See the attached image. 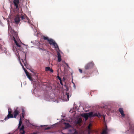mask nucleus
Returning <instances> with one entry per match:
<instances>
[{"instance_id": "ddd939ff", "label": "nucleus", "mask_w": 134, "mask_h": 134, "mask_svg": "<svg viewBox=\"0 0 134 134\" xmlns=\"http://www.w3.org/2000/svg\"><path fill=\"white\" fill-rule=\"evenodd\" d=\"M15 22L16 24H18L20 21V18L18 15H17L14 19Z\"/></svg>"}, {"instance_id": "c85d7f7f", "label": "nucleus", "mask_w": 134, "mask_h": 134, "mask_svg": "<svg viewBox=\"0 0 134 134\" xmlns=\"http://www.w3.org/2000/svg\"><path fill=\"white\" fill-rule=\"evenodd\" d=\"M8 114H11L12 113V110L11 108H9L8 110Z\"/></svg>"}, {"instance_id": "aec40b11", "label": "nucleus", "mask_w": 134, "mask_h": 134, "mask_svg": "<svg viewBox=\"0 0 134 134\" xmlns=\"http://www.w3.org/2000/svg\"><path fill=\"white\" fill-rule=\"evenodd\" d=\"M27 76V77L30 80H31V75H30V74L27 71H25V72Z\"/></svg>"}, {"instance_id": "2f4dec72", "label": "nucleus", "mask_w": 134, "mask_h": 134, "mask_svg": "<svg viewBox=\"0 0 134 134\" xmlns=\"http://www.w3.org/2000/svg\"><path fill=\"white\" fill-rule=\"evenodd\" d=\"M79 72L81 73L82 72V70L80 69H79Z\"/></svg>"}, {"instance_id": "6e6552de", "label": "nucleus", "mask_w": 134, "mask_h": 134, "mask_svg": "<svg viewBox=\"0 0 134 134\" xmlns=\"http://www.w3.org/2000/svg\"><path fill=\"white\" fill-rule=\"evenodd\" d=\"M63 100L67 101L69 99V93H66V94L63 97Z\"/></svg>"}, {"instance_id": "72a5a7b5", "label": "nucleus", "mask_w": 134, "mask_h": 134, "mask_svg": "<svg viewBox=\"0 0 134 134\" xmlns=\"http://www.w3.org/2000/svg\"><path fill=\"white\" fill-rule=\"evenodd\" d=\"M60 83L62 85H63V83H62V80H61L60 81Z\"/></svg>"}, {"instance_id": "4be33fe9", "label": "nucleus", "mask_w": 134, "mask_h": 134, "mask_svg": "<svg viewBox=\"0 0 134 134\" xmlns=\"http://www.w3.org/2000/svg\"><path fill=\"white\" fill-rule=\"evenodd\" d=\"M82 119L81 118H80L78 119L76 121V124H80L82 122Z\"/></svg>"}, {"instance_id": "5701e85b", "label": "nucleus", "mask_w": 134, "mask_h": 134, "mask_svg": "<svg viewBox=\"0 0 134 134\" xmlns=\"http://www.w3.org/2000/svg\"><path fill=\"white\" fill-rule=\"evenodd\" d=\"M22 117L23 118H24L25 115V111L24 109L23 108H22Z\"/></svg>"}, {"instance_id": "20e7f679", "label": "nucleus", "mask_w": 134, "mask_h": 134, "mask_svg": "<svg viewBox=\"0 0 134 134\" xmlns=\"http://www.w3.org/2000/svg\"><path fill=\"white\" fill-rule=\"evenodd\" d=\"M49 92V91H46L44 92V99L47 101H49L50 99Z\"/></svg>"}, {"instance_id": "f03ea898", "label": "nucleus", "mask_w": 134, "mask_h": 134, "mask_svg": "<svg viewBox=\"0 0 134 134\" xmlns=\"http://www.w3.org/2000/svg\"><path fill=\"white\" fill-rule=\"evenodd\" d=\"M94 64L93 62H91L86 64L85 66L86 70H89L93 68Z\"/></svg>"}, {"instance_id": "f3484780", "label": "nucleus", "mask_w": 134, "mask_h": 134, "mask_svg": "<svg viewBox=\"0 0 134 134\" xmlns=\"http://www.w3.org/2000/svg\"><path fill=\"white\" fill-rule=\"evenodd\" d=\"M42 38L45 40L47 41L50 44V39H49L47 37H46L44 36H42Z\"/></svg>"}, {"instance_id": "a211bd4d", "label": "nucleus", "mask_w": 134, "mask_h": 134, "mask_svg": "<svg viewBox=\"0 0 134 134\" xmlns=\"http://www.w3.org/2000/svg\"><path fill=\"white\" fill-rule=\"evenodd\" d=\"M119 110L120 113L122 115V116L123 117H124L125 116V114H124V111L123 108H119Z\"/></svg>"}, {"instance_id": "ea45409f", "label": "nucleus", "mask_w": 134, "mask_h": 134, "mask_svg": "<svg viewBox=\"0 0 134 134\" xmlns=\"http://www.w3.org/2000/svg\"><path fill=\"white\" fill-rule=\"evenodd\" d=\"M129 124H130V123H129Z\"/></svg>"}, {"instance_id": "dca6fc26", "label": "nucleus", "mask_w": 134, "mask_h": 134, "mask_svg": "<svg viewBox=\"0 0 134 134\" xmlns=\"http://www.w3.org/2000/svg\"><path fill=\"white\" fill-rule=\"evenodd\" d=\"M14 118V116L11 114H8L7 117L5 118L4 120H6L8 119L9 118Z\"/></svg>"}, {"instance_id": "7ed1b4c3", "label": "nucleus", "mask_w": 134, "mask_h": 134, "mask_svg": "<svg viewBox=\"0 0 134 134\" xmlns=\"http://www.w3.org/2000/svg\"><path fill=\"white\" fill-rule=\"evenodd\" d=\"M51 45H53L54 46V48L57 51H60L57 44L54 40L52 39H51Z\"/></svg>"}, {"instance_id": "4468645a", "label": "nucleus", "mask_w": 134, "mask_h": 134, "mask_svg": "<svg viewBox=\"0 0 134 134\" xmlns=\"http://www.w3.org/2000/svg\"><path fill=\"white\" fill-rule=\"evenodd\" d=\"M60 51H57V55L58 56V61L59 62H60L62 60L61 57L60 53Z\"/></svg>"}, {"instance_id": "2eb2a0df", "label": "nucleus", "mask_w": 134, "mask_h": 134, "mask_svg": "<svg viewBox=\"0 0 134 134\" xmlns=\"http://www.w3.org/2000/svg\"><path fill=\"white\" fill-rule=\"evenodd\" d=\"M24 126L23 125H22L21 128L20 129V133L19 134H24L25 132L24 130Z\"/></svg>"}, {"instance_id": "0eeeda50", "label": "nucleus", "mask_w": 134, "mask_h": 134, "mask_svg": "<svg viewBox=\"0 0 134 134\" xmlns=\"http://www.w3.org/2000/svg\"><path fill=\"white\" fill-rule=\"evenodd\" d=\"M13 3L16 9L18 8V5L20 3L19 0H13Z\"/></svg>"}, {"instance_id": "f704fd0d", "label": "nucleus", "mask_w": 134, "mask_h": 134, "mask_svg": "<svg viewBox=\"0 0 134 134\" xmlns=\"http://www.w3.org/2000/svg\"><path fill=\"white\" fill-rule=\"evenodd\" d=\"M53 72V70L52 69H51V72Z\"/></svg>"}, {"instance_id": "9d476101", "label": "nucleus", "mask_w": 134, "mask_h": 134, "mask_svg": "<svg viewBox=\"0 0 134 134\" xmlns=\"http://www.w3.org/2000/svg\"><path fill=\"white\" fill-rule=\"evenodd\" d=\"M69 132L71 133V134H78V132L75 129L72 128L71 129H69Z\"/></svg>"}, {"instance_id": "423d86ee", "label": "nucleus", "mask_w": 134, "mask_h": 134, "mask_svg": "<svg viewBox=\"0 0 134 134\" xmlns=\"http://www.w3.org/2000/svg\"><path fill=\"white\" fill-rule=\"evenodd\" d=\"M20 113L19 110L18 109V108H17L16 109L14 110L13 112L14 118H16L17 116Z\"/></svg>"}, {"instance_id": "412c9836", "label": "nucleus", "mask_w": 134, "mask_h": 134, "mask_svg": "<svg viewBox=\"0 0 134 134\" xmlns=\"http://www.w3.org/2000/svg\"><path fill=\"white\" fill-rule=\"evenodd\" d=\"M65 129L69 128L71 126V125L68 123H65Z\"/></svg>"}, {"instance_id": "9b49d317", "label": "nucleus", "mask_w": 134, "mask_h": 134, "mask_svg": "<svg viewBox=\"0 0 134 134\" xmlns=\"http://www.w3.org/2000/svg\"><path fill=\"white\" fill-rule=\"evenodd\" d=\"M92 125L91 124H90L88 125L87 127L88 129V134H93L92 133L93 131L91 129V127Z\"/></svg>"}, {"instance_id": "bb28decb", "label": "nucleus", "mask_w": 134, "mask_h": 134, "mask_svg": "<svg viewBox=\"0 0 134 134\" xmlns=\"http://www.w3.org/2000/svg\"><path fill=\"white\" fill-rule=\"evenodd\" d=\"M13 51H15V50H16V51H18V50L17 48V47H16L15 46H13Z\"/></svg>"}, {"instance_id": "e433bc0d", "label": "nucleus", "mask_w": 134, "mask_h": 134, "mask_svg": "<svg viewBox=\"0 0 134 134\" xmlns=\"http://www.w3.org/2000/svg\"><path fill=\"white\" fill-rule=\"evenodd\" d=\"M32 134H38L37 133H33Z\"/></svg>"}, {"instance_id": "c9c22d12", "label": "nucleus", "mask_w": 134, "mask_h": 134, "mask_svg": "<svg viewBox=\"0 0 134 134\" xmlns=\"http://www.w3.org/2000/svg\"><path fill=\"white\" fill-rule=\"evenodd\" d=\"M65 64L68 67H69V65L67 63H65Z\"/></svg>"}, {"instance_id": "b1692460", "label": "nucleus", "mask_w": 134, "mask_h": 134, "mask_svg": "<svg viewBox=\"0 0 134 134\" xmlns=\"http://www.w3.org/2000/svg\"><path fill=\"white\" fill-rule=\"evenodd\" d=\"M29 18L26 16H25L23 21L25 22H27L29 21Z\"/></svg>"}, {"instance_id": "1a4fd4ad", "label": "nucleus", "mask_w": 134, "mask_h": 134, "mask_svg": "<svg viewBox=\"0 0 134 134\" xmlns=\"http://www.w3.org/2000/svg\"><path fill=\"white\" fill-rule=\"evenodd\" d=\"M109 131V130L107 128L106 125H105L104 128L101 134H108V132Z\"/></svg>"}, {"instance_id": "4c0bfd02", "label": "nucleus", "mask_w": 134, "mask_h": 134, "mask_svg": "<svg viewBox=\"0 0 134 134\" xmlns=\"http://www.w3.org/2000/svg\"><path fill=\"white\" fill-rule=\"evenodd\" d=\"M8 134H10V133H9Z\"/></svg>"}, {"instance_id": "6ab92c4d", "label": "nucleus", "mask_w": 134, "mask_h": 134, "mask_svg": "<svg viewBox=\"0 0 134 134\" xmlns=\"http://www.w3.org/2000/svg\"><path fill=\"white\" fill-rule=\"evenodd\" d=\"M101 115L99 113H95L94 114H93V112H92V114L91 117L96 116H97L98 117H101Z\"/></svg>"}, {"instance_id": "473e14b6", "label": "nucleus", "mask_w": 134, "mask_h": 134, "mask_svg": "<svg viewBox=\"0 0 134 134\" xmlns=\"http://www.w3.org/2000/svg\"><path fill=\"white\" fill-rule=\"evenodd\" d=\"M58 79L60 81L62 80L61 78L59 76H58Z\"/></svg>"}, {"instance_id": "f8f14e48", "label": "nucleus", "mask_w": 134, "mask_h": 134, "mask_svg": "<svg viewBox=\"0 0 134 134\" xmlns=\"http://www.w3.org/2000/svg\"><path fill=\"white\" fill-rule=\"evenodd\" d=\"M41 130L42 132L43 131L49 129L50 128V127H47V126L46 125H41Z\"/></svg>"}, {"instance_id": "c756f323", "label": "nucleus", "mask_w": 134, "mask_h": 134, "mask_svg": "<svg viewBox=\"0 0 134 134\" xmlns=\"http://www.w3.org/2000/svg\"><path fill=\"white\" fill-rule=\"evenodd\" d=\"M20 63L22 66V68L23 69H24V71H25H25H27L26 69H25V68H24V67L23 65L20 62Z\"/></svg>"}, {"instance_id": "39448f33", "label": "nucleus", "mask_w": 134, "mask_h": 134, "mask_svg": "<svg viewBox=\"0 0 134 134\" xmlns=\"http://www.w3.org/2000/svg\"><path fill=\"white\" fill-rule=\"evenodd\" d=\"M92 114V112H90L89 113H85L82 116L85 119L86 121L88 120V118H91Z\"/></svg>"}, {"instance_id": "58836bf2", "label": "nucleus", "mask_w": 134, "mask_h": 134, "mask_svg": "<svg viewBox=\"0 0 134 134\" xmlns=\"http://www.w3.org/2000/svg\"><path fill=\"white\" fill-rule=\"evenodd\" d=\"M67 134H71V133H70H70H68Z\"/></svg>"}, {"instance_id": "f257e3e1", "label": "nucleus", "mask_w": 134, "mask_h": 134, "mask_svg": "<svg viewBox=\"0 0 134 134\" xmlns=\"http://www.w3.org/2000/svg\"><path fill=\"white\" fill-rule=\"evenodd\" d=\"M18 37V36L16 32H15L13 35L12 39L14 40L16 45L17 46L18 49L19 51H21L23 52H25L24 48H25L22 47L17 42L16 40V39H17Z\"/></svg>"}, {"instance_id": "7c9ffc66", "label": "nucleus", "mask_w": 134, "mask_h": 134, "mask_svg": "<svg viewBox=\"0 0 134 134\" xmlns=\"http://www.w3.org/2000/svg\"><path fill=\"white\" fill-rule=\"evenodd\" d=\"M24 17H25V16L22 15L21 17V20L23 21Z\"/></svg>"}, {"instance_id": "a878e982", "label": "nucleus", "mask_w": 134, "mask_h": 134, "mask_svg": "<svg viewBox=\"0 0 134 134\" xmlns=\"http://www.w3.org/2000/svg\"><path fill=\"white\" fill-rule=\"evenodd\" d=\"M22 61L24 62V63L25 66H26V64H27V63L26 62V57H25V58L24 61Z\"/></svg>"}, {"instance_id": "393cba45", "label": "nucleus", "mask_w": 134, "mask_h": 134, "mask_svg": "<svg viewBox=\"0 0 134 134\" xmlns=\"http://www.w3.org/2000/svg\"><path fill=\"white\" fill-rule=\"evenodd\" d=\"M22 122L21 120V118H20V119L19 123V126L18 127V128L20 126H21V125L22 124Z\"/></svg>"}, {"instance_id": "cd10ccee", "label": "nucleus", "mask_w": 134, "mask_h": 134, "mask_svg": "<svg viewBox=\"0 0 134 134\" xmlns=\"http://www.w3.org/2000/svg\"><path fill=\"white\" fill-rule=\"evenodd\" d=\"M45 70L46 71H50V68L49 67H46L45 68Z\"/></svg>"}]
</instances>
